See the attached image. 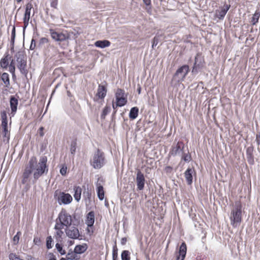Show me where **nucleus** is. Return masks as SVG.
Here are the masks:
<instances>
[{
    "instance_id": "de8ad7c7",
    "label": "nucleus",
    "mask_w": 260,
    "mask_h": 260,
    "mask_svg": "<svg viewBox=\"0 0 260 260\" xmlns=\"http://www.w3.org/2000/svg\"><path fill=\"white\" fill-rule=\"evenodd\" d=\"M172 170H173L172 167H171L170 166H167L165 169V171L167 173H171L172 171Z\"/></svg>"
},
{
    "instance_id": "9b49d317",
    "label": "nucleus",
    "mask_w": 260,
    "mask_h": 260,
    "mask_svg": "<svg viewBox=\"0 0 260 260\" xmlns=\"http://www.w3.org/2000/svg\"><path fill=\"white\" fill-rule=\"evenodd\" d=\"M187 251V246L184 242H182L180 246L179 251L176 252V260H184Z\"/></svg>"
},
{
    "instance_id": "f3484780",
    "label": "nucleus",
    "mask_w": 260,
    "mask_h": 260,
    "mask_svg": "<svg viewBox=\"0 0 260 260\" xmlns=\"http://www.w3.org/2000/svg\"><path fill=\"white\" fill-rule=\"evenodd\" d=\"M94 223V213L93 211L89 212L86 217V224L88 227L92 228Z\"/></svg>"
},
{
    "instance_id": "052dcab7",
    "label": "nucleus",
    "mask_w": 260,
    "mask_h": 260,
    "mask_svg": "<svg viewBox=\"0 0 260 260\" xmlns=\"http://www.w3.org/2000/svg\"><path fill=\"white\" fill-rule=\"evenodd\" d=\"M42 41L43 42H44V41H47V39H46V38H42Z\"/></svg>"
},
{
    "instance_id": "c756f323",
    "label": "nucleus",
    "mask_w": 260,
    "mask_h": 260,
    "mask_svg": "<svg viewBox=\"0 0 260 260\" xmlns=\"http://www.w3.org/2000/svg\"><path fill=\"white\" fill-rule=\"evenodd\" d=\"M203 63V59L201 55L199 54H197L195 57V61L194 64L196 66L200 67L202 66Z\"/></svg>"
},
{
    "instance_id": "1a4fd4ad",
    "label": "nucleus",
    "mask_w": 260,
    "mask_h": 260,
    "mask_svg": "<svg viewBox=\"0 0 260 260\" xmlns=\"http://www.w3.org/2000/svg\"><path fill=\"white\" fill-rule=\"evenodd\" d=\"M136 183L138 190H142L144 189L145 183V179L144 174L140 170H138L137 172Z\"/></svg>"
},
{
    "instance_id": "8fccbe9b",
    "label": "nucleus",
    "mask_w": 260,
    "mask_h": 260,
    "mask_svg": "<svg viewBox=\"0 0 260 260\" xmlns=\"http://www.w3.org/2000/svg\"><path fill=\"white\" fill-rule=\"evenodd\" d=\"M49 256V260H56L55 256L52 253H50Z\"/></svg>"
},
{
    "instance_id": "6e6d98bb",
    "label": "nucleus",
    "mask_w": 260,
    "mask_h": 260,
    "mask_svg": "<svg viewBox=\"0 0 260 260\" xmlns=\"http://www.w3.org/2000/svg\"><path fill=\"white\" fill-rule=\"evenodd\" d=\"M90 227H88L87 231L88 233H89L90 234H92L93 233V230H92L90 232ZM91 229H92V227L91 228Z\"/></svg>"
},
{
    "instance_id": "4be33fe9",
    "label": "nucleus",
    "mask_w": 260,
    "mask_h": 260,
    "mask_svg": "<svg viewBox=\"0 0 260 260\" xmlns=\"http://www.w3.org/2000/svg\"><path fill=\"white\" fill-rule=\"evenodd\" d=\"M74 191V197L77 202L79 201L81 199L82 188L79 186H74L73 188Z\"/></svg>"
},
{
    "instance_id": "4c0bfd02",
    "label": "nucleus",
    "mask_w": 260,
    "mask_h": 260,
    "mask_svg": "<svg viewBox=\"0 0 260 260\" xmlns=\"http://www.w3.org/2000/svg\"><path fill=\"white\" fill-rule=\"evenodd\" d=\"M10 260H24L20 258V256L14 253H11L9 255Z\"/></svg>"
},
{
    "instance_id": "7c9ffc66",
    "label": "nucleus",
    "mask_w": 260,
    "mask_h": 260,
    "mask_svg": "<svg viewBox=\"0 0 260 260\" xmlns=\"http://www.w3.org/2000/svg\"><path fill=\"white\" fill-rule=\"evenodd\" d=\"M130 254L131 253L128 250L122 251L121 254V260H131Z\"/></svg>"
},
{
    "instance_id": "79ce46f5",
    "label": "nucleus",
    "mask_w": 260,
    "mask_h": 260,
    "mask_svg": "<svg viewBox=\"0 0 260 260\" xmlns=\"http://www.w3.org/2000/svg\"><path fill=\"white\" fill-rule=\"evenodd\" d=\"M15 38V27H13L12 30V34H11V43L13 46V47L11 48V50L14 49L13 45H14V43Z\"/></svg>"
},
{
    "instance_id": "603ef678",
    "label": "nucleus",
    "mask_w": 260,
    "mask_h": 260,
    "mask_svg": "<svg viewBox=\"0 0 260 260\" xmlns=\"http://www.w3.org/2000/svg\"><path fill=\"white\" fill-rule=\"evenodd\" d=\"M253 147H248L247 149V153L248 155H250V153L253 151Z\"/></svg>"
},
{
    "instance_id": "37998d69",
    "label": "nucleus",
    "mask_w": 260,
    "mask_h": 260,
    "mask_svg": "<svg viewBox=\"0 0 260 260\" xmlns=\"http://www.w3.org/2000/svg\"><path fill=\"white\" fill-rule=\"evenodd\" d=\"M67 166L65 165H62V167L61 168V169L60 170V174L64 176L67 173Z\"/></svg>"
},
{
    "instance_id": "13d9d810",
    "label": "nucleus",
    "mask_w": 260,
    "mask_h": 260,
    "mask_svg": "<svg viewBox=\"0 0 260 260\" xmlns=\"http://www.w3.org/2000/svg\"><path fill=\"white\" fill-rule=\"evenodd\" d=\"M60 260H69L68 259H67V257H66V258H64V257H62L60 259Z\"/></svg>"
},
{
    "instance_id": "e433bc0d",
    "label": "nucleus",
    "mask_w": 260,
    "mask_h": 260,
    "mask_svg": "<svg viewBox=\"0 0 260 260\" xmlns=\"http://www.w3.org/2000/svg\"><path fill=\"white\" fill-rule=\"evenodd\" d=\"M21 235V233L20 231H18L16 235L14 236L13 239V242L14 245H17L19 241L20 237Z\"/></svg>"
},
{
    "instance_id": "a211bd4d",
    "label": "nucleus",
    "mask_w": 260,
    "mask_h": 260,
    "mask_svg": "<svg viewBox=\"0 0 260 260\" xmlns=\"http://www.w3.org/2000/svg\"><path fill=\"white\" fill-rule=\"evenodd\" d=\"M2 127L3 129L2 134L5 137L4 141H8L9 139L10 133L8 131L7 122L4 121L2 122Z\"/></svg>"
},
{
    "instance_id": "3c124183",
    "label": "nucleus",
    "mask_w": 260,
    "mask_h": 260,
    "mask_svg": "<svg viewBox=\"0 0 260 260\" xmlns=\"http://www.w3.org/2000/svg\"><path fill=\"white\" fill-rule=\"evenodd\" d=\"M127 241V239L125 237L122 238L121 240V244L123 245H125L126 244V242Z\"/></svg>"
},
{
    "instance_id": "c9c22d12",
    "label": "nucleus",
    "mask_w": 260,
    "mask_h": 260,
    "mask_svg": "<svg viewBox=\"0 0 260 260\" xmlns=\"http://www.w3.org/2000/svg\"><path fill=\"white\" fill-rule=\"evenodd\" d=\"M83 196L86 199H90L91 197V189L87 187L83 192Z\"/></svg>"
},
{
    "instance_id": "6ab92c4d",
    "label": "nucleus",
    "mask_w": 260,
    "mask_h": 260,
    "mask_svg": "<svg viewBox=\"0 0 260 260\" xmlns=\"http://www.w3.org/2000/svg\"><path fill=\"white\" fill-rule=\"evenodd\" d=\"M107 90L104 85H100L98 87L96 96L99 99H104L106 95Z\"/></svg>"
},
{
    "instance_id": "2eb2a0df",
    "label": "nucleus",
    "mask_w": 260,
    "mask_h": 260,
    "mask_svg": "<svg viewBox=\"0 0 260 260\" xmlns=\"http://www.w3.org/2000/svg\"><path fill=\"white\" fill-rule=\"evenodd\" d=\"M10 104L11 114L14 116L17 110V106L18 104V100L15 96H11L10 100Z\"/></svg>"
},
{
    "instance_id": "a18cd8bd",
    "label": "nucleus",
    "mask_w": 260,
    "mask_h": 260,
    "mask_svg": "<svg viewBox=\"0 0 260 260\" xmlns=\"http://www.w3.org/2000/svg\"><path fill=\"white\" fill-rule=\"evenodd\" d=\"M32 8V5L30 3H28L26 5L25 11H30Z\"/></svg>"
},
{
    "instance_id": "9d476101",
    "label": "nucleus",
    "mask_w": 260,
    "mask_h": 260,
    "mask_svg": "<svg viewBox=\"0 0 260 260\" xmlns=\"http://www.w3.org/2000/svg\"><path fill=\"white\" fill-rule=\"evenodd\" d=\"M66 235L72 239H77L80 236L78 229L75 226H69L66 229Z\"/></svg>"
},
{
    "instance_id": "412c9836",
    "label": "nucleus",
    "mask_w": 260,
    "mask_h": 260,
    "mask_svg": "<svg viewBox=\"0 0 260 260\" xmlns=\"http://www.w3.org/2000/svg\"><path fill=\"white\" fill-rule=\"evenodd\" d=\"M87 245L84 243L82 245H76L74 248V250L75 251V252H76L79 255V254H82L86 251L87 249Z\"/></svg>"
},
{
    "instance_id": "f03ea898",
    "label": "nucleus",
    "mask_w": 260,
    "mask_h": 260,
    "mask_svg": "<svg viewBox=\"0 0 260 260\" xmlns=\"http://www.w3.org/2000/svg\"><path fill=\"white\" fill-rule=\"evenodd\" d=\"M242 206L240 202L236 203L235 207L231 212L230 219L231 224L234 227L238 226L242 221Z\"/></svg>"
},
{
    "instance_id": "f257e3e1",
    "label": "nucleus",
    "mask_w": 260,
    "mask_h": 260,
    "mask_svg": "<svg viewBox=\"0 0 260 260\" xmlns=\"http://www.w3.org/2000/svg\"><path fill=\"white\" fill-rule=\"evenodd\" d=\"M47 163V157L46 156H41L38 162L36 157H31L25 165L21 183L25 184L31 174H33L34 179L36 181L43 174L47 173L48 168Z\"/></svg>"
},
{
    "instance_id": "b1692460",
    "label": "nucleus",
    "mask_w": 260,
    "mask_h": 260,
    "mask_svg": "<svg viewBox=\"0 0 260 260\" xmlns=\"http://www.w3.org/2000/svg\"><path fill=\"white\" fill-rule=\"evenodd\" d=\"M96 186L98 198L100 200L102 201L104 199L105 196L104 188L102 185H101L100 183H97Z\"/></svg>"
},
{
    "instance_id": "f8f14e48",
    "label": "nucleus",
    "mask_w": 260,
    "mask_h": 260,
    "mask_svg": "<svg viewBox=\"0 0 260 260\" xmlns=\"http://www.w3.org/2000/svg\"><path fill=\"white\" fill-rule=\"evenodd\" d=\"M50 34L52 38L58 42H62L66 40L67 36L62 32H59L50 29Z\"/></svg>"
},
{
    "instance_id": "0eeeda50",
    "label": "nucleus",
    "mask_w": 260,
    "mask_h": 260,
    "mask_svg": "<svg viewBox=\"0 0 260 260\" xmlns=\"http://www.w3.org/2000/svg\"><path fill=\"white\" fill-rule=\"evenodd\" d=\"M16 61L18 62V68L19 69L21 74L26 75L28 71L26 69V59L21 52H18L15 54Z\"/></svg>"
},
{
    "instance_id": "a19ab883",
    "label": "nucleus",
    "mask_w": 260,
    "mask_h": 260,
    "mask_svg": "<svg viewBox=\"0 0 260 260\" xmlns=\"http://www.w3.org/2000/svg\"><path fill=\"white\" fill-rule=\"evenodd\" d=\"M161 37H162L161 35H157L156 36H155L154 38L153 41V43H152V47L153 48L154 46H156L158 44V43L159 42V40Z\"/></svg>"
},
{
    "instance_id": "aec40b11",
    "label": "nucleus",
    "mask_w": 260,
    "mask_h": 260,
    "mask_svg": "<svg viewBox=\"0 0 260 260\" xmlns=\"http://www.w3.org/2000/svg\"><path fill=\"white\" fill-rule=\"evenodd\" d=\"M110 44V42L108 40H100L94 43L95 46L100 48H104L109 47Z\"/></svg>"
},
{
    "instance_id": "4468645a",
    "label": "nucleus",
    "mask_w": 260,
    "mask_h": 260,
    "mask_svg": "<svg viewBox=\"0 0 260 260\" xmlns=\"http://www.w3.org/2000/svg\"><path fill=\"white\" fill-rule=\"evenodd\" d=\"M230 7V5H224L222 8H221L220 10H217L216 11L215 16L220 19H222L228 11L229 10Z\"/></svg>"
},
{
    "instance_id": "c85d7f7f",
    "label": "nucleus",
    "mask_w": 260,
    "mask_h": 260,
    "mask_svg": "<svg viewBox=\"0 0 260 260\" xmlns=\"http://www.w3.org/2000/svg\"><path fill=\"white\" fill-rule=\"evenodd\" d=\"M30 11H25L24 18H23V23H24V27H26L29 23V20L30 19Z\"/></svg>"
},
{
    "instance_id": "423d86ee",
    "label": "nucleus",
    "mask_w": 260,
    "mask_h": 260,
    "mask_svg": "<svg viewBox=\"0 0 260 260\" xmlns=\"http://www.w3.org/2000/svg\"><path fill=\"white\" fill-rule=\"evenodd\" d=\"M105 159L104 153L100 149L94 154L92 159L91 160V165L96 169L101 168L105 164Z\"/></svg>"
},
{
    "instance_id": "393cba45",
    "label": "nucleus",
    "mask_w": 260,
    "mask_h": 260,
    "mask_svg": "<svg viewBox=\"0 0 260 260\" xmlns=\"http://www.w3.org/2000/svg\"><path fill=\"white\" fill-rule=\"evenodd\" d=\"M1 80L3 81L5 86L6 87H9L10 86V79L9 75L7 73H4L2 74L1 77Z\"/></svg>"
},
{
    "instance_id": "39448f33",
    "label": "nucleus",
    "mask_w": 260,
    "mask_h": 260,
    "mask_svg": "<svg viewBox=\"0 0 260 260\" xmlns=\"http://www.w3.org/2000/svg\"><path fill=\"white\" fill-rule=\"evenodd\" d=\"M54 198L59 205H68L73 201V198L70 193H65L58 190L55 191Z\"/></svg>"
},
{
    "instance_id": "c03bdc74",
    "label": "nucleus",
    "mask_w": 260,
    "mask_h": 260,
    "mask_svg": "<svg viewBox=\"0 0 260 260\" xmlns=\"http://www.w3.org/2000/svg\"><path fill=\"white\" fill-rule=\"evenodd\" d=\"M1 117L2 119V122H3L4 121L5 122H7V115L5 112H3L1 114Z\"/></svg>"
},
{
    "instance_id": "49530a36",
    "label": "nucleus",
    "mask_w": 260,
    "mask_h": 260,
    "mask_svg": "<svg viewBox=\"0 0 260 260\" xmlns=\"http://www.w3.org/2000/svg\"><path fill=\"white\" fill-rule=\"evenodd\" d=\"M36 47V42L34 39H32L31 41V44L30 45L29 49L30 50H34Z\"/></svg>"
},
{
    "instance_id": "69168bd1",
    "label": "nucleus",
    "mask_w": 260,
    "mask_h": 260,
    "mask_svg": "<svg viewBox=\"0 0 260 260\" xmlns=\"http://www.w3.org/2000/svg\"><path fill=\"white\" fill-rule=\"evenodd\" d=\"M18 2H20L21 0H17Z\"/></svg>"
},
{
    "instance_id": "5701e85b",
    "label": "nucleus",
    "mask_w": 260,
    "mask_h": 260,
    "mask_svg": "<svg viewBox=\"0 0 260 260\" xmlns=\"http://www.w3.org/2000/svg\"><path fill=\"white\" fill-rule=\"evenodd\" d=\"M66 257L69 260H79L80 258V255L75 252L74 250L73 251L70 250L66 255Z\"/></svg>"
},
{
    "instance_id": "20e7f679",
    "label": "nucleus",
    "mask_w": 260,
    "mask_h": 260,
    "mask_svg": "<svg viewBox=\"0 0 260 260\" xmlns=\"http://www.w3.org/2000/svg\"><path fill=\"white\" fill-rule=\"evenodd\" d=\"M189 67L187 65H184L179 68L173 77L172 84L175 85L183 81L189 72Z\"/></svg>"
},
{
    "instance_id": "f704fd0d",
    "label": "nucleus",
    "mask_w": 260,
    "mask_h": 260,
    "mask_svg": "<svg viewBox=\"0 0 260 260\" xmlns=\"http://www.w3.org/2000/svg\"><path fill=\"white\" fill-rule=\"evenodd\" d=\"M53 241L51 236H48L46 238V247L47 249H51L53 247Z\"/></svg>"
},
{
    "instance_id": "ddd939ff",
    "label": "nucleus",
    "mask_w": 260,
    "mask_h": 260,
    "mask_svg": "<svg viewBox=\"0 0 260 260\" xmlns=\"http://www.w3.org/2000/svg\"><path fill=\"white\" fill-rule=\"evenodd\" d=\"M193 175H196V172L192 168H188L184 173V176L188 185H191L192 183Z\"/></svg>"
},
{
    "instance_id": "bf43d9fd",
    "label": "nucleus",
    "mask_w": 260,
    "mask_h": 260,
    "mask_svg": "<svg viewBox=\"0 0 260 260\" xmlns=\"http://www.w3.org/2000/svg\"><path fill=\"white\" fill-rule=\"evenodd\" d=\"M248 161H249L250 163H251V164H253V159H252V160H251V159H248Z\"/></svg>"
},
{
    "instance_id": "864d4df0",
    "label": "nucleus",
    "mask_w": 260,
    "mask_h": 260,
    "mask_svg": "<svg viewBox=\"0 0 260 260\" xmlns=\"http://www.w3.org/2000/svg\"><path fill=\"white\" fill-rule=\"evenodd\" d=\"M143 2L146 5L148 6L151 4V0H143Z\"/></svg>"
},
{
    "instance_id": "a878e982",
    "label": "nucleus",
    "mask_w": 260,
    "mask_h": 260,
    "mask_svg": "<svg viewBox=\"0 0 260 260\" xmlns=\"http://www.w3.org/2000/svg\"><path fill=\"white\" fill-rule=\"evenodd\" d=\"M9 59L10 57L8 55H6L4 57L2 58L0 61V67L4 69H7L9 66Z\"/></svg>"
},
{
    "instance_id": "2f4dec72",
    "label": "nucleus",
    "mask_w": 260,
    "mask_h": 260,
    "mask_svg": "<svg viewBox=\"0 0 260 260\" xmlns=\"http://www.w3.org/2000/svg\"><path fill=\"white\" fill-rule=\"evenodd\" d=\"M260 17V12L256 11L255 13L253 14L251 22L253 25H255L258 22L259 18Z\"/></svg>"
},
{
    "instance_id": "6e6552de",
    "label": "nucleus",
    "mask_w": 260,
    "mask_h": 260,
    "mask_svg": "<svg viewBox=\"0 0 260 260\" xmlns=\"http://www.w3.org/2000/svg\"><path fill=\"white\" fill-rule=\"evenodd\" d=\"M116 107H122L127 102V95L124 91L121 89H118L115 93Z\"/></svg>"
},
{
    "instance_id": "e2e57ef3",
    "label": "nucleus",
    "mask_w": 260,
    "mask_h": 260,
    "mask_svg": "<svg viewBox=\"0 0 260 260\" xmlns=\"http://www.w3.org/2000/svg\"><path fill=\"white\" fill-rule=\"evenodd\" d=\"M34 242L36 243V242H37V240H36V239L35 238L34 240Z\"/></svg>"
},
{
    "instance_id": "bb28decb",
    "label": "nucleus",
    "mask_w": 260,
    "mask_h": 260,
    "mask_svg": "<svg viewBox=\"0 0 260 260\" xmlns=\"http://www.w3.org/2000/svg\"><path fill=\"white\" fill-rule=\"evenodd\" d=\"M139 109L136 107L132 108L129 113V117L131 119H134L137 118L138 115Z\"/></svg>"
},
{
    "instance_id": "cd10ccee",
    "label": "nucleus",
    "mask_w": 260,
    "mask_h": 260,
    "mask_svg": "<svg viewBox=\"0 0 260 260\" xmlns=\"http://www.w3.org/2000/svg\"><path fill=\"white\" fill-rule=\"evenodd\" d=\"M182 148V150L183 151L182 159H183L185 161H190L191 159V157L190 154L189 152V151L187 150V152H185V150H184V147Z\"/></svg>"
},
{
    "instance_id": "09e8293b",
    "label": "nucleus",
    "mask_w": 260,
    "mask_h": 260,
    "mask_svg": "<svg viewBox=\"0 0 260 260\" xmlns=\"http://www.w3.org/2000/svg\"><path fill=\"white\" fill-rule=\"evenodd\" d=\"M200 68V67H198L197 66H196L194 64L192 70V72L193 73L197 74L198 73V69Z\"/></svg>"
},
{
    "instance_id": "ea45409f",
    "label": "nucleus",
    "mask_w": 260,
    "mask_h": 260,
    "mask_svg": "<svg viewBox=\"0 0 260 260\" xmlns=\"http://www.w3.org/2000/svg\"><path fill=\"white\" fill-rule=\"evenodd\" d=\"M55 246H56V248L57 251L61 255H64L66 254V251H65V250L63 249L62 246L61 244H60L59 243H56Z\"/></svg>"
},
{
    "instance_id": "473e14b6",
    "label": "nucleus",
    "mask_w": 260,
    "mask_h": 260,
    "mask_svg": "<svg viewBox=\"0 0 260 260\" xmlns=\"http://www.w3.org/2000/svg\"><path fill=\"white\" fill-rule=\"evenodd\" d=\"M118 248L115 243L112 248V260H117L118 259Z\"/></svg>"
},
{
    "instance_id": "58836bf2",
    "label": "nucleus",
    "mask_w": 260,
    "mask_h": 260,
    "mask_svg": "<svg viewBox=\"0 0 260 260\" xmlns=\"http://www.w3.org/2000/svg\"><path fill=\"white\" fill-rule=\"evenodd\" d=\"M111 108L110 107L106 106L105 107V108L103 109L102 113L101 114V118L104 119L105 118V116L106 115L109 113L110 111Z\"/></svg>"
},
{
    "instance_id": "680f3d73",
    "label": "nucleus",
    "mask_w": 260,
    "mask_h": 260,
    "mask_svg": "<svg viewBox=\"0 0 260 260\" xmlns=\"http://www.w3.org/2000/svg\"><path fill=\"white\" fill-rule=\"evenodd\" d=\"M116 107H116V105H115L113 104V108L114 109H115Z\"/></svg>"
},
{
    "instance_id": "7ed1b4c3",
    "label": "nucleus",
    "mask_w": 260,
    "mask_h": 260,
    "mask_svg": "<svg viewBox=\"0 0 260 260\" xmlns=\"http://www.w3.org/2000/svg\"><path fill=\"white\" fill-rule=\"evenodd\" d=\"M72 219L71 215L65 210L62 209L55 220V224L62 227L71 226Z\"/></svg>"
},
{
    "instance_id": "dca6fc26",
    "label": "nucleus",
    "mask_w": 260,
    "mask_h": 260,
    "mask_svg": "<svg viewBox=\"0 0 260 260\" xmlns=\"http://www.w3.org/2000/svg\"><path fill=\"white\" fill-rule=\"evenodd\" d=\"M64 228L60 225L55 224L54 229L56 230V232L54 235V237L57 241H60L62 239V237L64 234L62 229Z\"/></svg>"
},
{
    "instance_id": "5fc2aeb1",
    "label": "nucleus",
    "mask_w": 260,
    "mask_h": 260,
    "mask_svg": "<svg viewBox=\"0 0 260 260\" xmlns=\"http://www.w3.org/2000/svg\"><path fill=\"white\" fill-rule=\"evenodd\" d=\"M44 129V128L43 127H41L40 128V134L41 136H43V131Z\"/></svg>"
},
{
    "instance_id": "72a5a7b5",
    "label": "nucleus",
    "mask_w": 260,
    "mask_h": 260,
    "mask_svg": "<svg viewBox=\"0 0 260 260\" xmlns=\"http://www.w3.org/2000/svg\"><path fill=\"white\" fill-rule=\"evenodd\" d=\"M9 71L12 74L13 77H15V67L13 59L12 60L9 66Z\"/></svg>"
},
{
    "instance_id": "4d7b16f0",
    "label": "nucleus",
    "mask_w": 260,
    "mask_h": 260,
    "mask_svg": "<svg viewBox=\"0 0 260 260\" xmlns=\"http://www.w3.org/2000/svg\"><path fill=\"white\" fill-rule=\"evenodd\" d=\"M71 152L72 154H73L75 152V150H76V147H72L71 148Z\"/></svg>"
},
{
    "instance_id": "0e129e2a",
    "label": "nucleus",
    "mask_w": 260,
    "mask_h": 260,
    "mask_svg": "<svg viewBox=\"0 0 260 260\" xmlns=\"http://www.w3.org/2000/svg\"><path fill=\"white\" fill-rule=\"evenodd\" d=\"M138 91H139V93H140V89H139L138 90Z\"/></svg>"
}]
</instances>
